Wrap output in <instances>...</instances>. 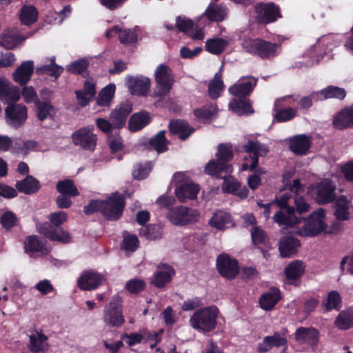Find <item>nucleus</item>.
<instances>
[{
    "label": "nucleus",
    "mask_w": 353,
    "mask_h": 353,
    "mask_svg": "<svg viewBox=\"0 0 353 353\" xmlns=\"http://www.w3.org/2000/svg\"><path fill=\"white\" fill-rule=\"evenodd\" d=\"M286 212L287 215L282 211H277L273 216L274 221L280 226L291 228L293 233L300 236L314 237L327 230L326 212L322 208L305 218L296 216L293 208H288Z\"/></svg>",
    "instance_id": "f257e3e1"
},
{
    "label": "nucleus",
    "mask_w": 353,
    "mask_h": 353,
    "mask_svg": "<svg viewBox=\"0 0 353 353\" xmlns=\"http://www.w3.org/2000/svg\"><path fill=\"white\" fill-rule=\"evenodd\" d=\"M216 161H210L205 167V172L217 178L224 179L222 190L228 193H236L240 183L234 177L226 176L232 172V167L228 162L232 158V145L229 143L220 144L216 154Z\"/></svg>",
    "instance_id": "f03ea898"
},
{
    "label": "nucleus",
    "mask_w": 353,
    "mask_h": 353,
    "mask_svg": "<svg viewBox=\"0 0 353 353\" xmlns=\"http://www.w3.org/2000/svg\"><path fill=\"white\" fill-rule=\"evenodd\" d=\"M288 189L290 192H284L276 200V204L280 208L279 211H282L288 214L286 210L293 208L299 214H305L310 211V204L300 194L305 190L304 185L300 183L299 179H294L292 184H289Z\"/></svg>",
    "instance_id": "7ed1b4c3"
},
{
    "label": "nucleus",
    "mask_w": 353,
    "mask_h": 353,
    "mask_svg": "<svg viewBox=\"0 0 353 353\" xmlns=\"http://www.w3.org/2000/svg\"><path fill=\"white\" fill-rule=\"evenodd\" d=\"M125 206L123 197L115 192L106 201H92L85 207L84 212L87 214L100 211L108 219L117 220L122 214Z\"/></svg>",
    "instance_id": "20e7f679"
},
{
    "label": "nucleus",
    "mask_w": 353,
    "mask_h": 353,
    "mask_svg": "<svg viewBox=\"0 0 353 353\" xmlns=\"http://www.w3.org/2000/svg\"><path fill=\"white\" fill-rule=\"evenodd\" d=\"M172 183L176 186L175 195L180 202L185 203L196 198L200 188L189 179L185 172L175 173L172 177Z\"/></svg>",
    "instance_id": "39448f33"
},
{
    "label": "nucleus",
    "mask_w": 353,
    "mask_h": 353,
    "mask_svg": "<svg viewBox=\"0 0 353 353\" xmlns=\"http://www.w3.org/2000/svg\"><path fill=\"white\" fill-rule=\"evenodd\" d=\"M219 310L216 307L210 306L196 310L190 319L191 326L203 332L214 330L216 325Z\"/></svg>",
    "instance_id": "423d86ee"
},
{
    "label": "nucleus",
    "mask_w": 353,
    "mask_h": 353,
    "mask_svg": "<svg viewBox=\"0 0 353 353\" xmlns=\"http://www.w3.org/2000/svg\"><path fill=\"white\" fill-rule=\"evenodd\" d=\"M243 49L248 53L262 59H272L281 52V46L261 39H248L243 43Z\"/></svg>",
    "instance_id": "0eeeda50"
},
{
    "label": "nucleus",
    "mask_w": 353,
    "mask_h": 353,
    "mask_svg": "<svg viewBox=\"0 0 353 353\" xmlns=\"http://www.w3.org/2000/svg\"><path fill=\"white\" fill-rule=\"evenodd\" d=\"M336 185L330 179H324L308 187V192L319 204L328 203L335 199Z\"/></svg>",
    "instance_id": "6e6552de"
},
{
    "label": "nucleus",
    "mask_w": 353,
    "mask_h": 353,
    "mask_svg": "<svg viewBox=\"0 0 353 353\" xmlns=\"http://www.w3.org/2000/svg\"><path fill=\"white\" fill-rule=\"evenodd\" d=\"M199 216V212L196 210L179 206L171 208L166 217L172 225L183 226L196 222Z\"/></svg>",
    "instance_id": "1a4fd4ad"
},
{
    "label": "nucleus",
    "mask_w": 353,
    "mask_h": 353,
    "mask_svg": "<svg viewBox=\"0 0 353 353\" xmlns=\"http://www.w3.org/2000/svg\"><path fill=\"white\" fill-rule=\"evenodd\" d=\"M154 77L157 87L154 94L160 97L168 94L174 82L170 68L164 64L159 65L154 72Z\"/></svg>",
    "instance_id": "9d476101"
},
{
    "label": "nucleus",
    "mask_w": 353,
    "mask_h": 353,
    "mask_svg": "<svg viewBox=\"0 0 353 353\" xmlns=\"http://www.w3.org/2000/svg\"><path fill=\"white\" fill-rule=\"evenodd\" d=\"M288 330L283 328L280 331L274 332L272 335L265 336L262 341L257 344L256 351L259 353H267L274 347H283L285 351L288 346Z\"/></svg>",
    "instance_id": "9b49d317"
},
{
    "label": "nucleus",
    "mask_w": 353,
    "mask_h": 353,
    "mask_svg": "<svg viewBox=\"0 0 353 353\" xmlns=\"http://www.w3.org/2000/svg\"><path fill=\"white\" fill-rule=\"evenodd\" d=\"M103 321L106 325L112 327H120L124 323V317L121 310V299L119 296L112 297L110 303L105 307Z\"/></svg>",
    "instance_id": "f8f14e48"
},
{
    "label": "nucleus",
    "mask_w": 353,
    "mask_h": 353,
    "mask_svg": "<svg viewBox=\"0 0 353 353\" xmlns=\"http://www.w3.org/2000/svg\"><path fill=\"white\" fill-rule=\"evenodd\" d=\"M244 148L245 152L250 154L249 157L245 156L244 157L245 163L242 165V170H250L253 171L258 165V157L264 156L269 151L268 148L264 144L251 141H249L248 143L245 145Z\"/></svg>",
    "instance_id": "ddd939ff"
},
{
    "label": "nucleus",
    "mask_w": 353,
    "mask_h": 353,
    "mask_svg": "<svg viewBox=\"0 0 353 353\" xmlns=\"http://www.w3.org/2000/svg\"><path fill=\"white\" fill-rule=\"evenodd\" d=\"M94 126L90 125L83 127L76 132L72 135V139L74 145L89 151H94L97 143V136L93 132Z\"/></svg>",
    "instance_id": "4468645a"
},
{
    "label": "nucleus",
    "mask_w": 353,
    "mask_h": 353,
    "mask_svg": "<svg viewBox=\"0 0 353 353\" xmlns=\"http://www.w3.org/2000/svg\"><path fill=\"white\" fill-rule=\"evenodd\" d=\"M254 17L260 23H269L275 21L281 15L279 8L274 3H259L255 6Z\"/></svg>",
    "instance_id": "2eb2a0df"
},
{
    "label": "nucleus",
    "mask_w": 353,
    "mask_h": 353,
    "mask_svg": "<svg viewBox=\"0 0 353 353\" xmlns=\"http://www.w3.org/2000/svg\"><path fill=\"white\" fill-rule=\"evenodd\" d=\"M8 105L5 110L6 122L9 125L17 128L23 125L27 119V108L23 104Z\"/></svg>",
    "instance_id": "dca6fc26"
},
{
    "label": "nucleus",
    "mask_w": 353,
    "mask_h": 353,
    "mask_svg": "<svg viewBox=\"0 0 353 353\" xmlns=\"http://www.w3.org/2000/svg\"><path fill=\"white\" fill-rule=\"evenodd\" d=\"M227 15L226 8L215 3H210L205 12L198 18L199 26H206L210 22L221 21Z\"/></svg>",
    "instance_id": "f3484780"
},
{
    "label": "nucleus",
    "mask_w": 353,
    "mask_h": 353,
    "mask_svg": "<svg viewBox=\"0 0 353 353\" xmlns=\"http://www.w3.org/2000/svg\"><path fill=\"white\" fill-rule=\"evenodd\" d=\"M126 85L130 94L137 96L145 95L150 90L151 81L145 76H128Z\"/></svg>",
    "instance_id": "a211bd4d"
},
{
    "label": "nucleus",
    "mask_w": 353,
    "mask_h": 353,
    "mask_svg": "<svg viewBox=\"0 0 353 353\" xmlns=\"http://www.w3.org/2000/svg\"><path fill=\"white\" fill-rule=\"evenodd\" d=\"M216 266L219 273L227 279L234 278L239 272L237 261L225 254L217 257Z\"/></svg>",
    "instance_id": "6ab92c4d"
},
{
    "label": "nucleus",
    "mask_w": 353,
    "mask_h": 353,
    "mask_svg": "<svg viewBox=\"0 0 353 353\" xmlns=\"http://www.w3.org/2000/svg\"><path fill=\"white\" fill-rule=\"evenodd\" d=\"M256 82L257 80L252 77H242L229 88V92L236 98L246 99L245 97L252 91Z\"/></svg>",
    "instance_id": "aec40b11"
},
{
    "label": "nucleus",
    "mask_w": 353,
    "mask_h": 353,
    "mask_svg": "<svg viewBox=\"0 0 353 353\" xmlns=\"http://www.w3.org/2000/svg\"><path fill=\"white\" fill-rule=\"evenodd\" d=\"M21 93L17 87L13 86L10 82L0 77V100L7 104L15 103L20 99Z\"/></svg>",
    "instance_id": "412c9836"
},
{
    "label": "nucleus",
    "mask_w": 353,
    "mask_h": 353,
    "mask_svg": "<svg viewBox=\"0 0 353 353\" xmlns=\"http://www.w3.org/2000/svg\"><path fill=\"white\" fill-rule=\"evenodd\" d=\"M131 104L126 101L121 103L119 107L112 111L110 115V120L114 128H122L126 122L128 115L132 112Z\"/></svg>",
    "instance_id": "4be33fe9"
},
{
    "label": "nucleus",
    "mask_w": 353,
    "mask_h": 353,
    "mask_svg": "<svg viewBox=\"0 0 353 353\" xmlns=\"http://www.w3.org/2000/svg\"><path fill=\"white\" fill-rule=\"evenodd\" d=\"M39 231L46 238L55 241L66 243L70 241V236L68 232L62 229H53L52 226L45 223L38 227Z\"/></svg>",
    "instance_id": "5701e85b"
},
{
    "label": "nucleus",
    "mask_w": 353,
    "mask_h": 353,
    "mask_svg": "<svg viewBox=\"0 0 353 353\" xmlns=\"http://www.w3.org/2000/svg\"><path fill=\"white\" fill-rule=\"evenodd\" d=\"M102 275L92 271H85L82 273L78 279L79 287L83 290H91L97 288L102 283Z\"/></svg>",
    "instance_id": "b1692460"
},
{
    "label": "nucleus",
    "mask_w": 353,
    "mask_h": 353,
    "mask_svg": "<svg viewBox=\"0 0 353 353\" xmlns=\"http://www.w3.org/2000/svg\"><path fill=\"white\" fill-rule=\"evenodd\" d=\"M209 225L217 230H223L235 225L232 216L223 210L216 211L209 220Z\"/></svg>",
    "instance_id": "393cba45"
},
{
    "label": "nucleus",
    "mask_w": 353,
    "mask_h": 353,
    "mask_svg": "<svg viewBox=\"0 0 353 353\" xmlns=\"http://www.w3.org/2000/svg\"><path fill=\"white\" fill-rule=\"evenodd\" d=\"M174 273V269L170 265L161 264L157 266L152 282L156 287L163 288L171 281Z\"/></svg>",
    "instance_id": "a878e982"
},
{
    "label": "nucleus",
    "mask_w": 353,
    "mask_h": 353,
    "mask_svg": "<svg viewBox=\"0 0 353 353\" xmlns=\"http://www.w3.org/2000/svg\"><path fill=\"white\" fill-rule=\"evenodd\" d=\"M321 100V97H319V92H313L310 95L307 97H303L299 99V96H285L282 99H278L275 102V105L276 108H279L280 105V103L283 101H286L287 105H292L293 102L298 101V105L299 108L301 109H308L312 105L313 101Z\"/></svg>",
    "instance_id": "bb28decb"
},
{
    "label": "nucleus",
    "mask_w": 353,
    "mask_h": 353,
    "mask_svg": "<svg viewBox=\"0 0 353 353\" xmlns=\"http://www.w3.org/2000/svg\"><path fill=\"white\" fill-rule=\"evenodd\" d=\"M294 339L299 343H308L314 346L319 341V332L313 327H300L294 332Z\"/></svg>",
    "instance_id": "cd10ccee"
},
{
    "label": "nucleus",
    "mask_w": 353,
    "mask_h": 353,
    "mask_svg": "<svg viewBox=\"0 0 353 353\" xmlns=\"http://www.w3.org/2000/svg\"><path fill=\"white\" fill-rule=\"evenodd\" d=\"M25 252L31 257H35L48 253V248L42 243L36 236H29L24 241Z\"/></svg>",
    "instance_id": "c85d7f7f"
},
{
    "label": "nucleus",
    "mask_w": 353,
    "mask_h": 353,
    "mask_svg": "<svg viewBox=\"0 0 353 353\" xmlns=\"http://www.w3.org/2000/svg\"><path fill=\"white\" fill-rule=\"evenodd\" d=\"M34 71V61L32 60L23 61L13 72V79L20 85L27 83Z\"/></svg>",
    "instance_id": "c756f323"
},
{
    "label": "nucleus",
    "mask_w": 353,
    "mask_h": 353,
    "mask_svg": "<svg viewBox=\"0 0 353 353\" xmlns=\"http://www.w3.org/2000/svg\"><path fill=\"white\" fill-rule=\"evenodd\" d=\"M353 210L352 201L345 196H339L335 202L336 218L339 221L348 220L350 217L351 211Z\"/></svg>",
    "instance_id": "7c9ffc66"
},
{
    "label": "nucleus",
    "mask_w": 353,
    "mask_h": 353,
    "mask_svg": "<svg viewBox=\"0 0 353 353\" xmlns=\"http://www.w3.org/2000/svg\"><path fill=\"white\" fill-rule=\"evenodd\" d=\"M48 337L41 332L34 331L29 335L28 348L30 352L37 353L48 349Z\"/></svg>",
    "instance_id": "2f4dec72"
},
{
    "label": "nucleus",
    "mask_w": 353,
    "mask_h": 353,
    "mask_svg": "<svg viewBox=\"0 0 353 353\" xmlns=\"http://www.w3.org/2000/svg\"><path fill=\"white\" fill-rule=\"evenodd\" d=\"M305 265L301 261H294L285 268V274L288 282L296 284L305 272Z\"/></svg>",
    "instance_id": "473e14b6"
},
{
    "label": "nucleus",
    "mask_w": 353,
    "mask_h": 353,
    "mask_svg": "<svg viewBox=\"0 0 353 353\" xmlns=\"http://www.w3.org/2000/svg\"><path fill=\"white\" fill-rule=\"evenodd\" d=\"M290 149L296 154H305L310 148V139L305 134L296 135L290 138Z\"/></svg>",
    "instance_id": "72a5a7b5"
},
{
    "label": "nucleus",
    "mask_w": 353,
    "mask_h": 353,
    "mask_svg": "<svg viewBox=\"0 0 353 353\" xmlns=\"http://www.w3.org/2000/svg\"><path fill=\"white\" fill-rule=\"evenodd\" d=\"M300 241L294 237H283L279 241V251L282 257L294 255L300 246Z\"/></svg>",
    "instance_id": "f704fd0d"
},
{
    "label": "nucleus",
    "mask_w": 353,
    "mask_h": 353,
    "mask_svg": "<svg viewBox=\"0 0 353 353\" xmlns=\"http://www.w3.org/2000/svg\"><path fill=\"white\" fill-rule=\"evenodd\" d=\"M334 125L339 129L349 128L353 125V105L344 108L337 114L333 120Z\"/></svg>",
    "instance_id": "c9c22d12"
},
{
    "label": "nucleus",
    "mask_w": 353,
    "mask_h": 353,
    "mask_svg": "<svg viewBox=\"0 0 353 353\" xmlns=\"http://www.w3.org/2000/svg\"><path fill=\"white\" fill-rule=\"evenodd\" d=\"M281 297L280 291L276 288H272L261 296L259 299L260 306L264 310H271L279 302Z\"/></svg>",
    "instance_id": "e433bc0d"
},
{
    "label": "nucleus",
    "mask_w": 353,
    "mask_h": 353,
    "mask_svg": "<svg viewBox=\"0 0 353 353\" xmlns=\"http://www.w3.org/2000/svg\"><path fill=\"white\" fill-rule=\"evenodd\" d=\"M151 120L148 112H141L134 114L130 119L128 128L131 132H137L147 125Z\"/></svg>",
    "instance_id": "4c0bfd02"
},
{
    "label": "nucleus",
    "mask_w": 353,
    "mask_h": 353,
    "mask_svg": "<svg viewBox=\"0 0 353 353\" xmlns=\"http://www.w3.org/2000/svg\"><path fill=\"white\" fill-rule=\"evenodd\" d=\"M16 188L20 192L31 194L39 191L40 184L38 180L29 175L23 180L17 182Z\"/></svg>",
    "instance_id": "58836bf2"
},
{
    "label": "nucleus",
    "mask_w": 353,
    "mask_h": 353,
    "mask_svg": "<svg viewBox=\"0 0 353 353\" xmlns=\"http://www.w3.org/2000/svg\"><path fill=\"white\" fill-rule=\"evenodd\" d=\"M26 39V37L19 36L14 30H8L0 37V45L7 49H12Z\"/></svg>",
    "instance_id": "ea45409f"
},
{
    "label": "nucleus",
    "mask_w": 353,
    "mask_h": 353,
    "mask_svg": "<svg viewBox=\"0 0 353 353\" xmlns=\"http://www.w3.org/2000/svg\"><path fill=\"white\" fill-rule=\"evenodd\" d=\"M95 85L90 81H86L84 83V87L82 90L76 92L77 99L78 103L81 106L86 105L90 100H91L95 95Z\"/></svg>",
    "instance_id": "a19ab883"
},
{
    "label": "nucleus",
    "mask_w": 353,
    "mask_h": 353,
    "mask_svg": "<svg viewBox=\"0 0 353 353\" xmlns=\"http://www.w3.org/2000/svg\"><path fill=\"white\" fill-rule=\"evenodd\" d=\"M114 35H118L119 40L121 43H128L135 42L137 37L132 30H120L118 27H114L105 33L107 37H112Z\"/></svg>",
    "instance_id": "79ce46f5"
},
{
    "label": "nucleus",
    "mask_w": 353,
    "mask_h": 353,
    "mask_svg": "<svg viewBox=\"0 0 353 353\" xmlns=\"http://www.w3.org/2000/svg\"><path fill=\"white\" fill-rule=\"evenodd\" d=\"M169 127L170 132L178 134L181 139H187L194 131V129L185 121H171Z\"/></svg>",
    "instance_id": "37998d69"
},
{
    "label": "nucleus",
    "mask_w": 353,
    "mask_h": 353,
    "mask_svg": "<svg viewBox=\"0 0 353 353\" xmlns=\"http://www.w3.org/2000/svg\"><path fill=\"white\" fill-rule=\"evenodd\" d=\"M38 18V10L32 5H24L19 13V19L21 23L30 26L36 22Z\"/></svg>",
    "instance_id": "c03bdc74"
},
{
    "label": "nucleus",
    "mask_w": 353,
    "mask_h": 353,
    "mask_svg": "<svg viewBox=\"0 0 353 353\" xmlns=\"http://www.w3.org/2000/svg\"><path fill=\"white\" fill-rule=\"evenodd\" d=\"M334 325L340 330H347L353 327V307L341 311L337 316Z\"/></svg>",
    "instance_id": "a18cd8bd"
},
{
    "label": "nucleus",
    "mask_w": 353,
    "mask_h": 353,
    "mask_svg": "<svg viewBox=\"0 0 353 353\" xmlns=\"http://www.w3.org/2000/svg\"><path fill=\"white\" fill-rule=\"evenodd\" d=\"M154 336L157 338V334H154ZM152 337H153V335L149 334L147 330H143L139 332L123 334L122 339L128 345L133 346L141 343L144 340H150Z\"/></svg>",
    "instance_id": "49530a36"
},
{
    "label": "nucleus",
    "mask_w": 353,
    "mask_h": 353,
    "mask_svg": "<svg viewBox=\"0 0 353 353\" xmlns=\"http://www.w3.org/2000/svg\"><path fill=\"white\" fill-rule=\"evenodd\" d=\"M223 65H221L219 71L214 75V79L210 82L208 86L209 95L212 99H216L219 97L220 92L223 91L224 88V83L222 81L221 70Z\"/></svg>",
    "instance_id": "de8ad7c7"
},
{
    "label": "nucleus",
    "mask_w": 353,
    "mask_h": 353,
    "mask_svg": "<svg viewBox=\"0 0 353 353\" xmlns=\"http://www.w3.org/2000/svg\"><path fill=\"white\" fill-rule=\"evenodd\" d=\"M229 108L237 114H247L253 112L250 101L246 99H234L229 104Z\"/></svg>",
    "instance_id": "09e8293b"
},
{
    "label": "nucleus",
    "mask_w": 353,
    "mask_h": 353,
    "mask_svg": "<svg viewBox=\"0 0 353 353\" xmlns=\"http://www.w3.org/2000/svg\"><path fill=\"white\" fill-rule=\"evenodd\" d=\"M228 45L226 39L221 38H212L205 42V50L212 54H219L223 52Z\"/></svg>",
    "instance_id": "8fccbe9b"
},
{
    "label": "nucleus",
    "mask_w": 353,
    "mask_h": 353,
    "mask_svg": "<svg viewBox=\"0 0 353 353\" xmlns=\"http://www.w3.org/2000/svg\"><path fill=\"white\" fill-rule=\"evenodd\" d=\"M63 68L55 63V57H52L50 59V63L45 64L37 68V73L46 74L57 79L63 72Z\"/></svg>",
    "instance_id": "3c124183"
},
{
    "label": "nucleus",
    "mask_w": 353,
    "mask_h": 353,
    "mask_svg": "<svg viewBox=\"0 0 353 353\" xmlns=\"http://www.w3.org/2000/svg\"><path fill=\"white\" fill-rule=\"evenodd\" d=\"M115 85L110 83L102 89L97 97V104L101 106H108L114 97Z\"/></svg>",
    "instance_id": "603ef678"
},
{
    "label": "nucleus",
    "mask_w": 353,
    "mask_h": 353,
    "mask_svg": "<svg viewBox=\"0 0 353 353\" xmlns=\"http://www.w3.org/2000/svg\"><path fill=\"white\" fill-rule=\"evenodd\" d=\"M54 113V108L50 102L39 101L37 103V116L39 120L44 121L52 117Z\"/></svg>",
    "instance_id": "864d4df0"
},
{
    "label": "nucleus",
    "mask_w": 353,
    "mask_h": 353,
    "mask_svg": "<svg viewBox=\"0 0 353 353\" xmlns=\"http://www.w3.org/2000/svg\"><path fill=\"white\" fill-rule=\"evenodd\" d=\"M318 92L319 93V97H321V100L332 98L343 99L346 95L344 89L335 86H327Z\"/></svg>",
    "instance_id": "5fc2aeb1"
},
{
    "label": "nucleus",
    "mask_w": 353,
    "mask_h": 353,
    "mask_svg": "<svg viewBox=\"0 0 353 353\" xmlns=\"http://www.w3.org/2000/svg\"><path fill=\"white\" fill-rule=\"evenodd\" d=\"M123 237V239L121 243V248L128 254L136 251L139 243L137 236L125 232Z\"/></svg>",
    "instance_id": "6e6d98bb"
},
{
    "label": "nucleus",
    "mask_w": 353,
    "mask_h": 353,
    "mask_svg": "<svg viewBox=\"0 0 353 353\" xmlns=\"http://www.w3.org/2000/svg\"><path fill=\"white\" fill-rule=\"evenodd\" d=\"M283 102L285 103V105H287V104H286L287 102L282 101L280 103V105L279 108H276L275 106V108H276V109H277V110H276V112L275 113L274 117H275L276 119L280 122H285V121L291 120L292 119L295 117L297 114L296 108H287L279 110V108H281L282 107L281 103H283Z\"/></svg>",
    "instance_id": "4d7b16f0"
},
{
    "label": "nucleus",
    "mask_w": 353,
    "mask_h": 353,
    "mask_svg": "<svg viewBox=\"0 0 353 353\" xmlns=\"http://www.w3.org/2000/svg\"><path fill=\"white\" fill-rule=\"evenodd\" d=\"M57 188L61 194H66L70 196H74L79 194L77 188L74 186L73 181L70 179L58 182Z\"/></svg>",
    "instance_id": "13d9d810"
},
{
    "label": "nucleus",
    "mask_w": 353,
    "mask_h": 353,
    "mask_svg": "<svg viewBox=\"0 0 353 353\" xmlns=\"http://www.w3.org/2000/svg\"><path fill=\"white\" fill-rule=\"evenodd\" d=\"M150 145L158 152H163L168 149V141L165 137V131H161L150 141Z\"/></svg>",
    "instance_id": "bf43d9fd"
},
{
    "label": "nucleus",
    "mask_w": 353,
    "mask_h": 353,
    "mask_svg": "<svg viewBox=\"0 0 353 353\" xmlns=\"http://www.w3.org/2000/svg\"><path fill=\"white\" fill-rule=\"evenodd\" d=\"M325 306L327 310L335 309L339 310L341 307V297L337 291L330 292L327 297Z\"/></svg>",
    "instance_id": "052dcab7"
},
{
    "label": "nucleus",
    "mask_w": 353,
    "mask_h": 353,
    "mask_svg": "<svg viewBox=\"0 0 353 353\" xmlns=\"http://www.w3.org/2000/svg\"><path fill=\"white\" fill-rule=\"evenodd\" d=\"M216 111V106L215 105H210L195 110L194 114L199 120H207L215 114Z\"/></svg>",
    "instance_id": "680f3d73"
},
{
    "label": "nucleus",
    "mask_w": 353,
    "mask_h": 353,
    "mask_svg": "<svg viewBox=\"0 0 353 353\" xmlns=\"http://www.w3.org/2000/svg\"><path fill=\"white\" fill-rule=\"evenodd\" d=\"M140 234L148 239L154 240L159 238L161 233L159 226L155 225H148V226L141 229Z\"/></svg>",
    "instance_id": "e2e57ef3"
},
{
    "label": "nucleus",
    "mask_w": 353,
    "mask_h": 353,
    "mask_svg": "<svg viewBox=\"0 0 353 353\" xmlns=\"http://www.w3.org/2000/svg\"><path fill=\"white\" fill-rule=\"evenodd\" d=\"M254 173L250 175L248 179V186L252 190L256 189L261 183V175L265 174L266 171L263 168H259L255 171V169L253 170Z\"/></svg>",
    "instance_id": "0e129e2a"
},
{
    "label": "nucleus",
    "mask_w": 353,
    "mask_h": 353,
    "mask_svg": "<svg viewBox=\"0 0 353 353\" xmlns=\"http://www.w3.org/2000/svg\"><path fill=\"white\" fill-rule=\"evenodd\" d=\"M88 62L86 59H80L72 62L66 68L68 72L74 74H81L87 68Z\"/></svg>",
    "instance_id": "69168bd1"
},
{
    "label": "nucleus",
    "mask_w": 353,
    "mask_h": 353,
    "mask_svg": "<svg viewBox=\"0 0 353 353\" xmlns=\"http://www.w3.org/2000/svg\"><path fill=\"white\" fill-rule=\"evenodd\" d=\"M336 42V36L334 34H329L323 36L319 39L314 46L315 48H320L321 46H325L327 50H331L333 46H335Z\"/></svg>",
    "instance_id": "338daca9"
},
{
    "label": "nucleus",
    "mask_w": 353,
    "mask_h": 353,
    "mask_svg": "<svg viewBox=\"0 0 353 353\" xmlns=\"http://www.w3.org/2000/svg\"><path fill=\"white\" fill-rule=\"evenodd\" d=\"M152 165L150 162L145 165H138L133 171V176L137 179H143L148 176L152 170Z\"/></svg>",
    "instance_id": "774afa93"
}]
</instances>
